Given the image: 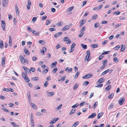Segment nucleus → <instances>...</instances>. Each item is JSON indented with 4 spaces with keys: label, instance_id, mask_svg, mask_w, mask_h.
I'll use <instances>...</instances> for the list:
<instances>
[{
    "label": "nucleus",
    "instance_id": "1",
    "mask_svg": "<svg viewBox=\"0 0 127 127\" xmlns=\"http://www.w3.org/2000/svg\"><path fill=\"white\" fill-rule=\"evenodd\" d=\"M22 76L25 80H27L26 81L27 83H28L30 81V79L28 78L26 73L23 72Z\"/></svg>",
    "mask_w": 127,
    "mask_h": 127
},
{
    "label": "nucleus",
    "instance_id": "2",
    "mask_svg": "<svg viewBox=\"0 0 127 127\" xmlns=\"http://www.w3.org/2000/svg\"><path fill=\"white\" fill-rule=\"evenodd\" d=\"M21 62L24 64L25 65L26 63L28 64V60L25 59L23 56H21L20 57Z\"/></svg>",
    "mask_w": 127,
    "mask_h": 127
},
{
    "label": "nucleus",
    "instance_id": "3",
    "mask_svg": "<svg viewBox=\"0 0 127 127\" xmlns=\"http://www.w3.org/2000/svg\"><path fill=\"white\" fill-rule=\"evenodd\" d=\"M87 55L85 57V59L86 60H87V61H89L90 60V59H89L90 55V51L89 50H88L87 52Z\"/></svg>",
    "mask_w": 127,
    "mask_h": 127
},
{
    "label": "nucleus",
    "instance_id": "4",
    "mask_svg": "<svg viewBox=\"0 0 127 127\" xmlns=\"http://www.w3.org/2000/svg\"><path fill=\"white\" fill-rule=\"evenodd\" d=\"M125 101L124 98L123 97H121L118 101L120 105H122L123 104Z\"/></svg>",
    "mask_w": 127,
    "mask_h": 127
},
{
    "label": "nucleus",
    "instance_id": "5",
    "mask_svg": "<svg viewBox=\"0 0 127 127\" xmlns=\"http://www.w3.org/2000/svg\"><path fill=\"white\" fill-rule=\"evenodd\" d=\"M1 22L2 28L3 31H5L6 30L5 29V22L4 21L2 20L1 21Z\"/></svg>",
    "mask_w": 127,
    "mask_h": 127
},
{
    "label": "nucleus",
    "instance_id": "6",
    "mask_svg": "<svg viewBox=\"0 0 127 127\" xmlns=\"http://www.w3.org/2000/svg\"><path fill=\"white\" fill-rule=\"evenodd\" d=\"M22 67L25 70L26 72L25 73H26V74L27 73L28 74L31 73V72L30 70H29L28 68L25 66H23Z\"/></svg>",
    "mask_w": 127,
    "mask_h": 127
},
{
    "label": "nucleus",
    "instance_id": "7",
    "mask_svg": "<svg viewBox=\"0 0 127 127\" xmlns=\"http://www.w3.org/2000/svg\"><path fill=\"white\" fill-rule=\"evenodd\" d=\"M92 76V75L90 74H88L86 75L83 76L82 78L83 79H88L91 78Z\"/></svg>",
    "mask_w": 127,
    "mask_h": 127
},
{
    "label": "nucleus",
    "instance_id": "8",
    "mask_svg": "<svg viewBox=\"0 0 127 127\" xmlns=\"http://www.w3.org/2000/svg\"><path fill=\"white\" fill-rule=\"evenodd\" d=\"M59 118L53 119L50 122L49 124H52L55 123L57 121L59 120Z\"/></svg>",
    "mask_w": 127,
    "mask_h": 127
},
{
    "label": "nucleus",
    "instance_id": "9",
    "mask_svg": "<svg viewBox=\"0 0 127 127\" xmlns=\"http://www.w3.org/2000/svg\"><path fill=\"white\" fill-rule=\"evenodd\" d=\"M15 10L17 15H19V11L17 5L16 4H15Z\"/></svg>",
    "mask_w": 127,
    "mask_h": 127
},
{
    "label": "nucleus",
    "instance_id": "10",
    "mask_svg": "<svg viewBox=\"0 0 127 127\" xmlns=\"http://www.w3.org/2000/svg\"><path fill=\"white\" fill-rule=\"evenodd\" d=\"M96 115V114L95 113H92L91 115L89 116L88 117V119L89 118H94Z\"/></svg>",
    "mask_w": 127,
    "mask_h": 127
},
{
    "label": "nucleus",
    "instance_id": "11",
    "mask_svg": "<svg viewBox=\"0 0 127 127\" xmlns=\"http://www.w3.org/2000/svg\"><path fill=\"white\" fill-rule=\"evenodd\" d=\"M5 57H3L2 59V62H1V64L2 65L3 67H4V64L5 63Z\"/></svg>",
    "mask_w": 127,
    "mask_h": 127
},
{
    "label": "nucleus",
    "instance_id": "12",
    "mask_svg": "<svg viewBox=\"0 0 127 127\" xmlns=\"http://www.w3.org/2000/svg\"><path fill=\"white\" fill-rule=\"evenodd\" d=\"M31 120L32 124H33L34 123V119L33 118V113H32L31 115Z\"/></svg>",
    "mask_w": 127,
    "mask_h": 127
},
{
    "label": "nucleus",
    "instance_id": "13",
    "mask_svg": "<svg viewBox=\"0 0 127 127\" xmlns=\"http://www.w3.org/2000/svg\"><path fill=\"white\" fill-rule=\"evenodd\" d=\"M62 32H59L55 34L54 35V37L56 38H57L60 36L62 34Z\"/></svg>",
    "mask_w": 127,
    "mask_h": 127
},
{
    "label": "nucleus",
    "instance_id": "14",
    "mask_svg": "<svg viewBox=\"0 0 127 127\" xmlns=\"http://www.w3.org/2000/svg\"><path fill=\"white\" fill-rule=\"evenodd\" d=\"M69 26L67 25L65 26L62 29V31H64L66 30H68L69 28Z\"/></svg>",
    "mask_w": 127,
    "mask_h": 127
},
{
    "label": "nucleus",
    "instance_id": "15",
    "mask_svg": "<svg viewBox=\"0 0 127 127\" xmlns=\"http://www.w3.org/2000/svg\"><path fill=\"white\" fill-rule=\"evenodd\" d=\"M32 32L33 34L37 36L38 35L39 33V32H36L34 30H33Z\"/></svg>",
    "mask_w": 127,
    "mask_h": 127
},
{
    "label": "nucleus",
    "instance_id": "16",
    "mask_svg": "<svg viewBox=\"0 0 127 127\" xmlns=\"http://www.w3.org/2000/svg\"><path fill=\"white\" fill-rule=\"evenodd\" d=\"M24 52L27 55H30L29 52L28 51V50L26 48L24 49Z\"/></svg>",
    "mask_w": 127,
    "mask_h": 127
},
{
    "label": "nucleus",
    "instance_id": "17",
    "mask_svg": "<svg viewBox=\"0 0 127 127\" xmlns=\"http://www.w3.org/2000/svg\"><path fill=\"white\" fill-rule=\"evenodd\" d=\"M104 80L103 79V78H101L98 80L97 83L98 84L102 83V82H103Z\"/></svg>",
    "mask_w": 127,
    "mask_h": 127
},
{
    "label": "nucleus",
    "instance_id": "18",
    "mask_svg": "<svg viewBox=\"0 0 127 127\" xmlns=\"http://www.w3.org/2000/svg\"><path fill=\"white\" fill-rule=\"evenodd\" d=\"M79 124L78 121H77L74 124L72 125L71 126V127H75Z\"/></svg>",
    "mask_w": 127,
    "mask_h": 127
},
{
    "label": "nucleus",
    "instance_id": "19",
    "mask_svg": "<svg viewBox=\"0 0 127 127\" xmlns=\"http://www.w3.org/2000/svg\"><path fill=\"white\" fill-rule=\"evenodd\" d=\"M111 87V85H108L105 88V90L106 91H108L110 89Z\"/></svg>",
    "mask_w": 127,
    "mask_h": 127
},
{
    "label": "nucleus",
    "instance_id": "20",
    "mask_svg": "<svg viewBox=\"0 0 127 127\" xmlns=\"http://www.w3.org/2000/svg\"><path fill=\"white\" fill-rule=\"evenodd\" d=\"M3 44L2 41L1 40L0 42V48L2 49L3 48Z\"/></svg>",
    "mask_w": 127,
    "mask_h": 127
},
{
    "label": "nucleus",
    "instance_id": "21",
    "mask_svg": "<svg viewBox=\"0 0 127 127\" xmlns=\"http://www.w3.org/2000/svg\"><path fill=\"white\" fill-rule=\"evenodd\" d=\"M81 46L84 49H86L87 48V46L86 45H84L83 44H81Z\"/></svg>",
    "mask_w": 127,
    "mask_h": 127
},
{
    "label": "nucleus",
    "instance_id": "22",
    "mask_svg": "<svg viewBox=\"0 0 127 127\" xmlns=\"http://www.w3.org/2000/svg\"><path fill=\"white\" fill-rule=\"evenodd\" d=\"M103 114V112L99 113L97 115V118L98 119L102 116Z\"/></svg>",
    "mask_w": 127,
    "mask_h": 127
},
{
    "label": "nucleus",
    "instance_id": "23",
    "mask_svg": "<svg viewBox=\"0 0 127 127\" xmlns=\"http://www.w3.org/2000/svg\"><path fill=\"white\" fill-rule=\"evenodd\" d=\"M69 68L68 67H67L65 69V71H67L68 70V71L69 73L71 72L72 70V68H70L69 69H68Z\"/></svg>",
    "mask_w": 127,
    "mask_h": 127
},
{
    "label": "nucleus",
    "instance_id": "24",
    "mask_svg": "<svg viewBox=\"0 0 127 127\" xmlns=\"http://www.w3.org/2000/svg\"><path fill=\"white\" fill-rule=\"evenodd\" d=\"M79 86L78 84L76 83L75 84L73 87V89L74 90H76Z\"/></svg>",
    "mask_w": 127,
    "mask_h": 127
},
{
    "label": "nucleus",
    "instance_id": "25",
    "mask_svg": "<svg viewBox=\"0 0 127 127\" xmlns=\"http://www.w3.org/2000/svg\"><path fill=\"white\" fill-rule=\"evenodd\" d=\"M91 47L93 48H97L98 47V45L96 44H92L91 45Z\"/></svg>",
    "mask_w": 127,
    "mask_h": 127
},
{
    "label": "nucleus",
    "instance_id": "26",
    "mask_svg": "<svg viewBox=\"0 0 127 127\" xmlns=\"http://www.w3.org/2000/svg\"><path fill=\"white\" fill-rule=\"evenodd\" d=\"M89 83V82L88 81H85L83 83V86H86L88 85Z\"/></svg>",
    "mask_w": 127,
    "mask_h": 127
},
{
    "label": "nucleus",
    "instance_id": "27",
    "mask_svg": "<svg viewBox=\"0 0 127 127\" xmlns=\"http://www.w3.org/2000/svg\"><path fill=\"white\" fill-rule=\"evenodd\" d=\"M98 17V16L97 14H95L92 17V19L95 20Z\"/></svg>",
    "mask_w": 127,
    "mask_h": 127
},
{
    "label": "nucleus",
    "instance_id": "28",
    "mask_svg": "<svg viewBox=\"0 0 127 127\" xmlns=\"http://www.w3.org/2000/svg\"><path fill=\"white\" fill-rule=\"evenodd\" d=\"M54 94V92H52L49 93L47 94L48 96H51Z\"/></svg>",
    "mask_w": 127,
    "mask_h": 127
},
{
    "label": "nucleus",
    "instance_id": "29",
    "mask_svg": "<svg viewBox=\"0 0 127 127\" xmlns=\"http://www.w3.org/2000/svg\"><path fill=\"white\" fill-rule=\"evenodd\" d=\"M114 95V94L113 93H112L108 96V98L109 99H111L112 98Z\"/></svg>",
    "mask_w": 127,
    "mask_h": 127
},
{
    "label": "nucleus",
    "instance_id": "30",
    "mask_svg": "<svg viewBox=\"0 0 127 127\" xmlns=\"http://www.w3.org/2000/svg\"><path fill=\"white\" fill-rule=\"evenodd\" d=\"M109 71V69H108L104 71L102 73V75H104L106 74Z\"/></svg>",
    "mask_w": 127,
    "mask_h": 127
},
{
    "label": "nucleus",
    "instance_id": "31",
    "mask_svg": "<svg viewBox=\"0 0 127 127\" xmlns=\"http://www.w3.org/2000/svg\"><path fill=\"white\" fill-rule=\"evenodd\" d=\"M84 20H81V23L80 24V25H79V27H81V26H82L83 25H84V24L85 23V22H84Z\"/></svg>",
    "mask_w": 127,
    "mask_h": 127
},
{
    "label": "nucleus",
    "instance_id": "32",
    "mask_svg": "<svg viewBox=\"0 0 127 127\" xmlns=\"http://www.w3.org/2000/svg\"><path fill=\"white\" fill-rule=\"evenodd\" d=\"M30 103L31 105L32 106L33 108L34 109H36V106L33 103H31V102Z\"/></svg>",
    "mask_w": 127,
    "mask_h": 127
},
{
    "label": "nucleus",
    "instance_id": "33",
    "mask_svg": "<svg viewBox=\"0 0 127 127\" xmlns=\"http://www.w3.org/2000/svg\"><path fill=\"white\" fill-rule=\"evenodd\" d=\"M120 47V46L119 45H117L114 47V49L115 50H118L119 49Z\"/></svg>",
    "mask_w": 127,
    "mask_h": 127
},
{
    "label": "nucleus",
    "instance_id": "34",
    "mask_svg": "<svg viewBox=\"0 0 127 127\" xmlns=\"http://www.w3.org/2000/svg\"><path fill=\"white\" fill-rule=\"evenodd\" d=\"M75 111V110H74L73 109H72L69 113V115H71L74 113Z\"/></svg>",
    "mask_w": 127,
    "mask_h": 127
},
{
    "label": "nucleus",
    "instance_id": "35",
    "mask_svg": "<svg viewBox=\"0 0 127 127\" xmlns=\"http://www.w3.org/2000/svg\"><path fill=\"white\" fill-rule=\"evenodd\" d=\"M57 63V62H55L52 63L51 65H52V66L53 67H55L56 66Z\"/></svg>",
    "mask_w": 127,
    "mask_h": 127
},
{
    "label": "nucleus",
    "instance_id": "36",
    "mask_svg": "<svg viewBox=\"0 0 127 127\" xmlns=\"http://www.w3.org/2000/svg\"><path fill=\"white\" fill-rule=\"evenodd\" d=\"M78 105V103L77 102L76 103V104L73 105L72 107V108H74L75 107H77Z\"/></svg>",
    "mask_w": 127,
    "mask_h": 127
},
{
    "label": "nucleus",
    "instance_id": "37",
    "mask_svg": "<svg viewBox=\"0 0 127 127\" xmlns=\"http://www.w3.org/2000/svg\"><path fill=\"white\" fill-rule=\"evenodd\" d=\"M114 62L116 63H117L118 62V60L117 58H114L113 59Z\"/></svg>",
    "mask_w": 127,
    "mask_h": 127
},
{
    "label": "nucleus",
    "instance_id": "38",
    "mask_svg": "<svg viewBox=\"0 0 127 127\" xmlns=\"http://www.w3.org/2000/svg\"><path fill=\"white\" fill-rule=\"evenodd\" d=\"M97 103H98V102H97V101H96L95 102V103L93 105V107L94 109H95V107H96V106L97 105Z\"/></svg>",
    "mask_w": 127,
    "mask_h": 127
},
{
    "label": "nucleus",
    "instance_id": "39",
    "mask_svg": "<svg viewBox=\"0 0 127 127\" xmlns=\"http://www.w3.org/2000/svg\"><path fill=\"white\" fill-rule=\"evenodd\" d=\"M121 46H122V47L120 49L121 51L122 52L124 51L125 49V48L123 47V45L122 44L121 45Z\"/></svg>",
    "mask_w": 127,
    "mask_h": 127
},
{
    "label": "nucleus",
    "instance_id": "40",
    "mask_svg": "<svg viewBox=\"0 0 127 127\" xmlns=\"http://www.w3.org/2000/svg\"><path fill=\"white\" fill-rule=\"evenodd\" d=\"M57 68L56 67H55L52 70V72L54 73H55L56 72L57 70Z\"/></svg>",
    "mask_w": 127,
    "mask_h": 127
},
{
    "label": "nucleus",
    "instance_id": "41",
    "mask_svg": "<svg viewBox=\"0 0 127 127\" xmlns=\"http://www.w3.org/2000/svg\"><path fill=\"white\" fill-rule=\"evenodd\" d=\"M113 104L112 103L108 107V108L109 109H111L113 107Z\"/></svg>",
    "mask_w": 127,
    "mask_h": 127
},
{
    "label": "nucleus",
    "instance_id": "42",
    "mask_svg": "<svg viewBox=\"0 0 127 127\" xmlns=\"http://www.w3.org/2000/svg\"><path fill=\"white\" fill-rule=\"evenodd\" d=\"M80 74V72L79 71H78L77 73H76V74H75V78H77L79 75Z\"/></svg>",
    "mask_w": 127,
    "mask_h": 127
},
{
    "label": "nucleus",
    "instance_id": "43",
    "mask_svg": "<svg viewBox=\"0 0 127 127\" xmlns=\"http://www.w3.org/2000/svg\"><path fill=\"white\" fill-rule=\"evenodd\" d=\"M2 110L6 112H7L9 113V110L5 108H3L2 109Z\"/></svg>",
    "mask_w": 127,
    "mask_h": 127
},
{
    "label": "nucleus",
    "instance_id": "44",
    "mask_svg": "<svg viewBox=\"0 0 127 127\" xmlns=\"http://www.w3.org/2000/svg\"><path fill=\"white\" fill-rule=\"evenodd\" d=\"M66 76H64L61 78V81L63 82L65 80L66 78Z\"/></svg>",
    "mask_w": 127,
    "mask_h": 127
},
{
    "label": "nucleus",
    "instance_id": "45",
    "mask_svg": "<svg viewBox=\"0 0 127 127\" xmlns=\"http://www.w3.org/2000/svg\"><path fill=\"white\" fill-rule=\"evenodd\" d=\"M31 93L29 91V92L28 93V99H31Z\"/></svg>",
    "mask_w": 127,
    "mask_h": 127
},
{
    "label": "nucleus",
    "instance_id": "46",
    "mask_svg": "<svg viewBox=\"0 0 127 127\" xmlns=\"http://www.w3.org/2000/svg\"><path fill=\"white\" fill-rule=\"evenodd\" d=\"M119 18V20H123L125 19V18L124 17H120Z\"/></svg>",
    "mask_w": 127,
    "mask_h": 127
},
{
    "label": "nucleus",
    "instance_id": "47",
    "mask_svg": "<svg viewBox=\"0 0 127 127\" xmlns=\"http://www.w3.org/2000/svg\"><path fill=\"white\" fill-rule=\"evenodd\" d=\"M41 19L42 20H46L47 17L46 16H43L41 17Z\"/></svg>",
    "mask_w": 127,
    "mask_h": 127
},
{
    "label": "nucleus",
    "instance_id": "48",
    "mask_svg": "<svg viewBox=\"0 0 127 127\" xmlns=\"http://www.w3.org/2000/svg\"><path fill=\"white\" fill-rule=\"evenodd\" d=\"M74 7L73 6H72L69 8L68 9V11H71L73 9V8Z\"/></svg>",
    "mask_w": 127,
    "mask_h": 127
},
{
    "label": "nucleus",
    "instance_id": "49",
    "mask_svg": "<svg viewBox=\"0 0 127 127\" xmlns=\"http://www.w3.org/2000/svg\"><path fill=\"white\" fill-rule=\"evenodd\" d=\"M49 30L51 32H53L55 31L56 29L54 28H50L49 29Z\"/></svg>",
    "mask_w": 127,
    "mask_h": 127
},
{
    "label": "nucleus",
    "instance_id": "50",
    "mask_svg": "<svg viewBox=\"0 0 127 127\" xmlns=\"http://www.w3.org/2000/svg\"><path fill=\"white\" fill-rule=\"evenodd\" d=\"M27 29L30 32H32L33 31V30H32V29L30 27H27Z\"/></svg>",
    "mask_w": 127,
    "mask_h": 127
},
{
    "label": "nucleus",
    "instance_id": "51",
    "mask_svg": "<svg viewBox=\"0 0 127 127\" xmlns=\"http://www.w3.org/2000/svg\"><path fill=\"white\" fill-rule=\"evenodd\" d=\"M109 51H107L104 52L102 54V55H103L104 54H105V55L109 53Z\"/></svg>",
    "mask_w": 127,
    "mask_h": 127
},
{
    "label": "nucleus",
    "instance_id": "52",
    "mask_svg": "<svg viewBox=\"0 0 127 127\" xmlns=\"http://www.w3.org/2000/svg\"><path fill=\"white\" fill-rule=\"evenodd\" d=\"M63 24V22H60L57 23V25L58 26H59L62 25Z\"/></svg>",
    "mask_w": 127,
    "mask_h": 127
},
{
    "label": "nucleus",
    "instance_id": "53",
    "mask_svg": "<svg viewBox=\"0 0 127 127\" xmlns=\"http://www.w3.org/2000/svg\"><path fill=\"white\" fill-rule=\"evenodd\" d=\"M30 71H31L32 72H34L35 71V68L33 67H31L30 69Z\"/></svg>",
    "mask_w": 127,
    "mask_h": 127
},
{
    "label": "nucleus",
    "instance_id": "54",
    "mask_svg": "<svg viewBox=\"0 0 127 127\" xmlns=\"http://www.w3.org/2000/svg\"><path fill=\"white\" fill-rule=\"evenodd\" d=\"M62 104L59 105L57 108V110H59L60 109L62 106Z\"/></svg>",
    "mask_w": 127,
    "mask_h": 127
},
{
    "label": "nucleus",
    "instance_id": "55",
    "mask_svg": "<svg viewBox=\"0 0 127 127\" xmlns=\"http://www.w3.org/2000/svg\"><path fill=\"white\" fill-rule=\"evenodd\" d=\"M38 43H41L42 44H45L43 40H40L39 41Z\"/></svg>",
    "mask_w": 127,
    "mask_h": 127
},
{
    "label": "nucleus",
    "instance_id": "56",
    "mask_svg": "<svg viewBox=\"0 0 127 127\" xmlns=\"http://www.w3.org/2000/svg\"><path fill=\"white\" fill-rule=\"evenodd\" d=\"M103 5L102 4H101L98 7V9H97V10H100L102 7L103 6Z\"/></svg>",
    "mask_w": 127,
    "mask_h": 127
},
{
    "label": "nucleus",
    "instance_id": "57",
    "mask_svg": "<svg viewBox=\"0 0 127 127\" xmlns=\"http://www.w3.org/2000/svg\"><path fill=\"white\" fill-rule=\"evenodd\" d=\"M38 77H35L32 78V80L35 81H36L37 80H38Z\"/></svg>",
    "mask_w": 127,
    "mask_h": 127
},
{
    "label": "nucleus",
    "instance_id": "58",
    "mask_svg": "<svg viewBox=\"0 0 127 127\" xmlns=\"http://www.w3.org/2000/svg\"><path fill=\"white\" fill-rule=\"evenodd\" d=\"M61 47V45L59 44H58L57 45L56 48L57 49H58L59 48H60Z\"/></svg>",
    "mask_w": 127,
    "mask_h": 127
},
{
    "label": "nucleus",
    "instance_id": "59",
    "mask_svg": "<svg viewBox=\"0 0 127 127\" xmlns=\"http://www.w3.org/2000/svg\"><path fill=\"white\" fill-rule=\"evenodd\" d=\"M49 20H46V25H48L49 24H50V22Z\"/></svg>",
    "mask_w": 127,
    "mask_h": 127
},
{
    "label": "nucleus",
    "instance_id": "60",
    "mask_svg": "<svg viewBox=\"0 0 127 127\" xmlns=\"http://www.w3.org/2000/svg\"><path fill=\"white\" fill-rule=\"evenodd\" d=\"M85 28L86 27H83L81 30V32H83L85 30Z\"/></svg>",
    "mask_w": 127,
    "mask_h": 127
},
{
    "label": "nucleus",
    "instance_id": "61",
    "mask_svg": "<svg viewBox=\"0 0 127 127\" xmlns=\"http://www.w3.org/2000/svg\"><path fill=\"white\" fill-rule=\"evenodd\" d=\"M107 60L106 59L105 60H104L103 61V65H105L107 63Z\"/></svg>",
    "mask_w": 127,
    "mask_h": 127
},
{
    "label": "nucleus",
    "instance_id": "62",
    "mask_svg": "<svg viewBox=\"0 0 127 127\" xmlns=\"http://www.w3.org/2000/svg\"><path fill=\"white\" fill-rule=\"evenodd\" d=\"M103 84H101L100 85H97V86H95V87H99L100 88H101L103 86Z\"/></svg>",
    "mask_w": 127,
    "mask_h": 127
},
{
    "label": "nucleus",
    "instance_id": "63",
    "mask_svg": "<svg viewBox=\"0 0 127 127\" xmlns=\"http://www.w3.org/2000/svg\"><path fill=\"white\" fill-rule=\"evenodd\" d=\"M48 82L47 81H46L45 82V83L44 84V86L45 87H47L48 86Z\"/></svg>",
    "mask_w": 127,
    "mask_h": 127
},
{
    "label": "nucleus",
    "instance_id": "64",
    "mask_svg": "<svg viewBox=\"0 0 127 127\" xmlns=\"http://www.w3.org/2000/svg\"><path fill=\"white\" fill-rule=\"evenodd\" d=\"M41 111L42 112L44 113H47V111L45 109H42L41 110Z\"/></svg>",
    "mask_w": 127,
    "mask_h": 127
}]
</instances>
